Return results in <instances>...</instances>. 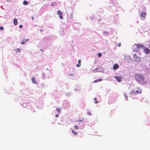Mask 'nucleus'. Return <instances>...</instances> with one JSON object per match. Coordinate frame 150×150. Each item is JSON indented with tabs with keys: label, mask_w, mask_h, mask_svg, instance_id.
I'll list each match as a JSON object with an SVG mask.
<instances>
[{
	"label": "nucleus",
	"mask_w": 150,
	"mask_h": 150,
	"mask_svg": "<svg viewBox=\"0 0 150 150\" xmlns=\"http://www.w3.org/2000/svg\"><path fill=\"white\" fill-rule=\"evenodd\" d=\"M136 80L139 83H141L143 81L145 77L142 75L140 74H137L135 76Z\"/></svg>",
	"instance_id": "1"
},
{
	"label": "nucleus",
	"mask_w": 150,
	"mask_h": 150,
	"mask_svg": "<svg viewBox=\"0 0 150 150\" xmlns=\"http://www.w3.org/2000/svg\"><path fill=\"white\" fill-rule=\"evenodd\" d=\"M142 92V90L139 88H137L135 89H134L133 91L131 92V94H134L137 93V94H140Z\"/></svg>",
	"instance_id": "2"
},
{
	"label": "nucleus",
	"mask_w": 150,
	"mask_h": 150,
	"mask_svg": "<svg viewBox=\"0 0 150 150\" xmlns=\"http://www.w3.org/2000/svg\"><path fill=\"white\" fill-rule=\"evenodd\" d=\"M136 48H134L133 49V50L135 52H137V49H140V48H142L143 49V48L144 47V46H143V45L142 44H137V45H135Z\"/></svg>",
	"instance_id": "3"
},
{
	"label": "nucleus",
	"mask_w": 150,
	"mask_h": 150,
	"mask_svg": "<svg viewBox=\"0 0 150 150\" xmlns=\"http://www.w3.org/2000/svg\"><path fill=\"white\" fill-rule=\"evenodd\" d=\"M124 60L126 62H131L132 61L131 57L126 55L125 56Z\"/></svg>",
	"instance_id": "4"
},
{
	"label": "nucleus",
	"mask_w": 150,
	"mask_h": 150,
	"mask_svg": "<svg viewBox=\"0 0 150 150\" xmlns=\"http://www.w3.org/2000/svg\"><path fill=\"white\" fill-rule=\"evenodd\" d=\"M114 78H115L118 82H120L123 79V78L120 76H115Z\"/></svg>",
	"instance_id": "5"
},
{
	"label": "nucleus",
	"mask_w": 150,
	"mask_h": 150,
	"mask_svg": "<svg viewBox=\"0 0 150 150\" xmlns=\"http://www.w3.org/2000/svg\"><path fill=\"white\" fill-rule=\"evenodd\" d=\"M143 50L144 52L146 54H149L150 52V50L147 48L144 47L143 48Z\"/></svg>",
	"instance_id": "6"
},
{
	"label": "nucleus",
	"mask_w": 150,
	"mask_h": 150,
	"mask_svg": "<svg viewBox=\"0 0 150 150\" xmlns=\"http://www.w3.org/2000/svg\"><path fill=\"white\" fill-rule=\"evenodd\" d=\"M57 12H58V13H57V14L59 15H60L59 17H60V18L61 19H62L63 18L62 16V12H61V11H60L59 10H58L57 11Z\"/></svg>",
	"instance_id": "7"
},
{
	"label": "nucleus",
	"mask_w": 150,
	"mask_h": 150,
	"mask_svg": "<svg viewBox=\"0 0 150 150\" xmlns=\"http://www.w3.org/2000/svg\"><path fill=\"white\" fill-rule=\"evenodd\" d=\"M140 14L142 17L144 18L146 16V13L145 12H143L142 11H141L140 13Z\"/></svg>",
	"instance_id": "8"
},
{
	"label": "nucleus",
	"mask_w": 150,
	"mask_h": 150,
	"mask_svg": "<svg viewBox=\"0 0 150 150\" xmlns=\"http://www.w3.org/2000/svg\"><path fill=\"white\" fill-rule=\"evenodd\" d=\"M119 68V66L118 64H114L113 66V69H117Z\"/></svg>",
	"instance_id": "9"
},
{
	"label": "nucleus",
	"mask_w": 150,
	"mask_h": 150,
	"mask_svg": "<svg viewBox=\"0 0 150 150\" xmlns=\"http://www.w3.org/2000/svg\"><path fill=\"white\" fill-rule=\"evenodd\" d=\"M134 61L137 62H139L141 61V59L140 57H138L134 60Z\"/></svg>",
	"instance_id": "10"
},
{
	"label": "nucleus",
	"mask_w": 150,
	"mask_h": 150,
	"mask_svg": "<svg viewBox=\"0 0 150 150\" xmlns=\"http://www.w3.org/2000/svg\"><path fill=\"white\" fill-rule=\"evenodd\" d=\"M81 61L80 59H79L78 60V64H76V66L77 67H79L81 66Z\"/></svg>",
	"instance_id": "11"
},
{
	"label": "nucleus",
	"mask_w": 150,
	"mask_h": 150,
	"mask_svg": "<svg viewBox=\"0 0 150 150\" xmlns=\"http://www.w3.org/2000/svg\"><path fill=\"white\" fill-rule=\"evenodd\" d=\"M31 80H32V81L33 83H34L35 84H37V82L35 80V77H33L32 78Z\"/></svg>",
	"instance_id": "12"
},
{
	"label": "nucleus",
	"mask_w": 150,
	"mask_h": 150,
	"mask_svg": "<svg viewBox=\"0 0 150 150\" xmlns=\"http://www.w3.org/2000/svg\"><path fill=\"white\" fill-rule=\"evenodd\" d=\"M13 23H14V25H17V24L18 23V21L16 18H14V19Z\"/></svg>",
	"instance_id": "13"
},
{
	"label": "nucleus",
	"mask_w": 150,
	"mask_h": 150,
	"mask_svg": "<svg viewBox=\"0 0 150 150\" xmlns=\"http://www.w3.org/2000/svg\"><path fill=\"white\" fill-rule=\"evenodd\" d=\"M29 40V39H28L27 40H25L24 41H23L21 43V44H23V45H24V44H25L26 42L28 41V40Z\"/></svg>",
	"instance_id": "14"
},
{
	"label": "nucleus",
	"mask_w": 150,
	"mask_h": 150,
	"mask_svg": "<svg viewBox=\"0 0 150 150\" xmlns=\"http://www.w3.org/2000/svg\"><path fill=\"white\" fill-rule=\"evenodd\" d=\"M102 81V79H97V80H96L94 81H93V82L94 83H96V82H97L99 81Z\"/></svg>",
	"instance_id": "15"
},
{
	"label": "nucleus",
	"mask_w": 150,
	"mask_h": 150,
	"mask_svg": "<svg viewBox=\"0 0 150 150\" xmlns=\"http://www.w3.org/2000/svg\"><path fill=\"white\" fill-rule=\"evenodd\" d=\"M23 4L25 5H27L28 4V3L25 0L23 2Z\"/></svg>",
	"instance_id": "16"
},
{
	"label": "nucleus",
	"mask_w": 150,
	"mask_h": 150,
	"mask_svg": "<svg viewBox=\"0 0 150 150\" xmlns=\"http://www.w3.org/2000/svg\"><path fill=\"white\" fill-rule=\"evenodd\" d=\"M139 57L137 56V54H134L133 55V57L134 58V59H135L136 58H137V57Z\"/></svg>",
	"instance_id": "17"
},
{
	"label": "nucleus",
	"mask_w": 150,
	"mask_h": 150,
	"mask_svg": "<svg viewBox=\"0 0 150 150\" xmlns=\"http://www.w3.org/2000/svg\"><path fill=\"white\" fill-rule=\"evenodd\" d=\"M21 49L19 48H17L16 49V52H20L21 51Z\"/></svg>",
	"instance_id": "18"
},
{
	"label": "nucleus",
	"mask_w": 150,
	"mask_h": 150,
	"mask_svg": "<svg viewBox=\"0 0 150 150\" xmlns=\"http://www.w3.org/2000/svg\"><path fill=\"white\" fill-rule=\"evenodd\" d=\"M4 29V28L3 27L1 26L0 27V30H3Z\"/></svg>",
	"instance_id": "19"
},
{
	"label": "nucleus",
	"mask_w": 150,
	"mask_h": 150,
	"mask_svg": "<svg viewBox=\"0 0 150 150\" xmlns=\"http://www.w3.org/2000/svg\"><path fill=\"white\" fill-rule=\"evenodd\" d=\"M98 57H100L101 56V54L100 53H98Z\"/></svg>",
	"instance_id": "20"
},
{
	"label": "nucleus",
	"mask_w": 150,
	"mask_h": 150,
	"mask_svg": "<svg viewBox=\"0 0 150 150\" xmlns=\"http://www.w3.org/2000/svg\"><path fill=\"white\" fill-rule=\"evenodd\" d=\"M23 27V25H19V27L20 28H22Z\"/></svg>",
	"instance_id": "21"
},
{
	"label": "nucleus",
	"mask_w": 150,
	"mask_h": 150,
	"mask_svg": "<svg viewBox=\"0 0 150 150\" xmlns=\"http://www.w3.org/2000/svg\"><path fill=\"white\" fill-rule=\"evenodd\" d=\"M121 45V43H118V46L119 47H120V46Z\"/></svg>",
	"instance_id": "22"
},
{
	"label": "nucleus",
	"mask_w": 150,
	"mask_h": 150,
	"mask_svg": "<svg viewBox=\"0 0 150 150\" xmlns=\"http://www.w3.org/2000/svg\"><path fill=\"white\" fill-rule=\"evenodd\" d=\"M104 33L105 34V35H107L108 34V33H106V32L105 33Z\"/></svg>",
	"instance_id": "23"
},
{
	"label": "nucleus",
	"mask_w": 150,
	"mask_h": 150,
	"mask_svg": "<svg viewBox=\"0 0 150 150\" xmlns=\"http://www.w3.org/2000/svg\"><path fill=\"white\" fill-rule=\"evenodd\" d=\"M32 20H34V18L33 17H32Z\"/></svg>",
	"instance_id": "24"
},
{
	"label": "nucleus",
	"mask_w": 150,
	"mask_h": 150,
	"mask_svg": "<svg viewBox=\"0 0 150 150\" xmlns=\"http://www.w3.org/2000/svg\"><path fill=\"white\" fill-rule=\"evenodd\" d=\"M69 75H70V76H74L73 75V74H69Z\"/></svg>",
	"instance_id": "25"
},
{
	"label": "nucleus",
	"mask_w": 150,
	"mask_h": 150,
	"mask_svg": "<svg viewBox=\"0 0 150 150\" xmlns=\"http://www.w3.org/2000/svg\"><path fill=\"white\" fill-rule=\"evenodd\" d=\"M42 31H43V30H42V29H41V30H40V31L41 32H42Z\"/></svg>",
	"instance_id": "26"
},
{
	"label": "nucleus",
	"mask_w": 150,
	"mask_h": 150,
	"mask_svg": "<svg viewBox=\"0 0 150 150\" xmlns=\"http://www.w3.org/2000/svg\"><path fill=\"white\" fill-rule=\"evenodd\" d=\"M41 50L43 52H44L43 50L42 49H41Z\"/></svg>",
	"instance_id": "27"
}]
</instances>
